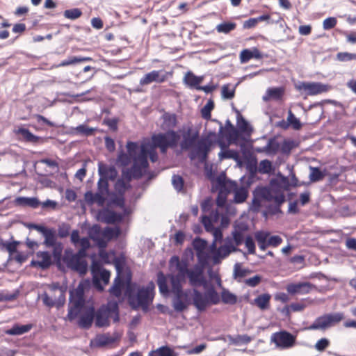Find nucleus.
Returning <instances> with one entry per match:
<instances>
[{"label": "nucleus", "instance_id": "1", "mask_svg": "<svg viewBox=\"0 0 356 356\" xmlns=\"http://www.w3.org/2000/svg\"><path fill=\"white\" fill-rule=\"evenodd\" d=\"M148 157L152 162L156 161V134H153L151 138H145L140 146V155L134 159L131 168L124 169L122 172V177L115 184V189L120 195L131 188L132 179H138L143 177L148 168Z\"/></svg>", "mask_w": 356, "mask_h": 356}, {"label": "nucleus", "instance_id": "2", "mask_svg": "<svg viewBox=\"0 0 356 356\" xmlns=\"http://www.w3.org/2000/svg\"><path fill=\"white\" fill-rule=\"evenodd\" d=\"M78 316V325L80 327L88 329L95 323V307L86 302L83 289L80 285L74 291L70 293L67 318L72 321Z\"/></svg>", "mask_w": 356, "mask_h": 356}, {"label": "nucleus", "instance_id": "3", "mask_svg": "<svg viewBox=\"0 0 356 356\" xmlns=\"http://www.w3.org/2000/svg\"><path fill=\"white\" fill-rule=\"evenodd\" d=\"M80 247L76 253H74L71 248L65 249L63 261L69 268L83 275L88 270V264L84 258L87 255V250L90 247V241L87 237L82 238L80 241Z\"/></svg>", "mask_w": 356, "mask_h": 356}, {"label": "nucleus", "instance_id": "4", "mask_svg": "<svg viewBox=\"0 0 356 356\" xmlns=\"http://www.w3.org/2000/svg\"><path fill=\"white\" fill-rule=\"evenodd\" d=\"M154 285L152 282L147 286L138 287L136 293L129 292L128 296L129 303L133 309L141 308L147 312L150 303L154 297Z\"/></svg>", "mask_w": 356, "mask_h": 356}, {"label": "nucleus", "instance_id": "5", "mask_svg": "<svg viewBox=\"0 0 356 356\" xmlns=\"http://www.w3.org/2000/svg\"><path fill=\"white\" fill-rule=\"evenodd\" d=\"M44 305L49 308L62 307L65 303V290L58 282L47 285V290L40 296Z\"/></svg>", "mask_w": 356, "mask_h": 356}, {"label": "nucleus", "instance_id": "6", "mask_svg": "<svg viewBox=\"0 0 356 356\" xmlns=\"http://www.w3.org/2000/svg\"><path fill=\"white\" fill-rule=\"evenodd\" d=\"M114 322L119 320V307L116 301H109L106 305L101 306L95 312V325L98 327H107L110 321Z\"/></svg>", "mask_w": 356, "mask_h": 356}, {"label": "nucleus", "instance_id": "7", "mask_svg": "<svg viewBox=\"0 0 356 356\" xmlns=\"http://www.w3.org/2000/svg\"><path fill=\"white\" fill-rule=\"evenodd\" d=\"M204 293L196 289L193 290V302L199 312H203L211 304L217 305L220 302V296L214 286L210 284Z\"/></svg>", "mask_w": 356, "mask_h": 356}, {"label": "nucleus", "instance_id": "8", "mask_svg": "<svg viewBox=\"0 0 356 356\" xmlns=\"http://www.w3.org/2000/svg\"><path fill=\"white\" fill-rule=\"evenodd\" d=\"M344 318L342 312H332L323 314L317 318L307 327L309 330L325 331L327 329L337 325Z\"/></svg>", "mask_w": 356, "mask_h": 356}, {"label": "nucleus", "instance_id": "9", "mask_svg": "<svg viewBox=\"0 0 356 356\" xmlns=\"http://www.w3.org/2000/svg\"><path fill=\"white\" fill-rule=\"evenodd\" d=\"M91 273L94 286L99 291L104 290V285L109 282L111 273L102 268L99 263L94 261L91 266Z\"/></svg>", "mask_w": 356, "mask_h": 356}, {"label": "nucleus", "instance_id": "10", "mask_svg": "<svg viewBox=\"0 0 356 356\" xmlns=\"http://www.w3.org/2000/svg\"><path fill=\"white\" fill-rule=\"evenodd\" d=\"M117 268V276L115 278L113 286L109 289L110 293L117 298L122 295L123 289L126 285L129 286L131 281V275L129 271H124L118 265Z\"/></svg>", "mask_w": 356, "mask_h": 356}, {"label": "nucleus", "instance_id": "11", "mask_svg": "<svg viewBox=\"0 0 356 356\" xmlns=\"http://www.w3.org/2000/svg\"><path fill=\"white\" fill-rule=\"evenodd\" d=\"M330 88L329 85L321 82L300 81L296 85V90L305 96H313L326 92Z\"/></svg>", "mask_w": 356, "mask_h": 356}, {"label": "nucleus", "instance_id": "12", "mask_svg": "<svg viewBox=\"0 0 356 356\" xmlns=\"http://www.w3.org/2000/svg\"><path fill=\"white\" fill-rule=\"evenodd\" d=\"M179 139V135L175 131L157 134V148L160 149L161 153L165 154L168 148L176 147Z\"/></svg>", "mask_w": 356, "mask_h": 356}, {"label": "nucleus", "instance_id": "13", "mask_svg": "<svg viewBox=\"0 0 356 356\" xmlns=\"http://www.w3.org/2000/svg\"><path fill=\"white\" fill-rule=\"evenodd\" d=\"M211 136L216 137V132L210 131L207 138H202L198 141L194 152H192L190 156L191 159L197 156L201 162H204L207 160L210 147L212 144V141L210 139Z\"/></svg>", "mask_w": 356, "mask_h": 356}, {"label": "nucleus", "instance_id": "14", "mask_svg": "<svg viewBox=\"0 0 356 356\" xmlns=\"http://www.w3.org/2000/svg\"><path fill=\"white\" fill-rule=\"evenodd\" d=\"M170 268H175L177 270V274L172 275L174 277L186 281L191 269L188 268V261L186 259H180L177 255L172 256L169 261Z\"/></svg>", "mask_w": 356, "mask_h": 356}, {"label": "nucleus", "instance_id": "15", "mask_svg": "<svg viewBox=\"0 0 356 356\" xmlns=\"http://www.w3.org/2000/svg\"><path fill=\"white\" fill-rule=\"evenodd\" d=\"M118 231L115 232L111 227H106L103 231L99 227H95L91 238L100 248H104L108 241L114 236H118Z\"/></svg>", "mask_w": 356, "mask_h": 356}, {"label": "nucleus", "instance_id": "16", "mask_svg": "<svg viewBox=\"0 0 356 356\" xmlns=\"http://www.w3.org/2000/svg\"><path fill=\"white\" fill-rule=\"evenodd\" d=\"M188 278L191 286L193 287L202 286L204 289H207L211 284L204 276L203 268L198 264L190 270Z\"/></svg>", "mask_w": 356, "mask_h": 356}, {"label": "nucleus", "instance_id": "17", "mask_svg": "<svg viewBox=\"0 0 356 356\" xmlns=\"http://www.w3.org/2000/svg\"><path fill=\"white\" fill-rule=\"evenodd\" d=\"M207 336V339L209 340H222L227 343L229 346H242L247 345L252 340V337L249 335H218L216 337H212L211 335Z\"/></svg>", "mask_w": 356, "mask_h": 356}, {"label": "nucleus", "instance_id": "18", "mask_svg": "<svg viewBox=\"0 0 356 356\" xmlns=\"http://www.w3.org/2000/svg\"><path fill=\"white\" fill-rule=\"evenodd\" d=\"M213 121L219 124V137L222 138L225 137L229 143L238 144V140L239 139L243 140V143H244L248 141V138L241 136L240 131L235 127L224 131V127L221 122L218 120H213Z\"/></svg>", "mask_w": 356, "mask_h": 356}, {"label": "nucleus", "instance_id": "19", "mask_svg": "<svg viewBox=\"0 0 356 356\" xmlns=\"http://www.w3.org/2000/svg\"><path fill=\"white\" fill-rule=\"evenodd\" d=\"M241 150L243 157L247 160L246 168L252 176H254L257 171V162L255 157L252 156V154L245 143L239 144Z\"/></svg>", "mask_w": 356, "mask_h": 356}, {"label": "nucleus", "instance_id": "20", "mask_svg": "<svg viewBox=\"0 0 356 356\" xmlns=\"http://www.w3.org/2000/svg\"><path fill=\"white\" fill-rule=\"evenodd\" d=\"M315 286L308 282L291 283L287 285V292L291 295H305L309 293Z\"/></svg>", "mask_w": 356, "mask_h": 356}, {"label": "nucleus", "instance_id": "21", "mask_svg": "<svg viewBox=\"0 0 356 356\" xmlns=\"http://www.w3.org/2000/svg\"><path fill=\"white\" fill-rule=\"evenodd\" d=\"M297 335H271L270 341L281 349L293 347L296 343Z\"/></svg>", "mask_w": 356, "mask_h": 356}, {"label": "nucleus", "instance_id": "22", "mask_svg": "<svg viewBox=\"0 0 356 356\" xmlns=\"http://www.w3.org/2000/svg\"><path fill=\"white\" fill-rule=\"evenodd\" d=\"M280 148V144L275 138H270L267 144L264 147H256L254 151L257 153H266L267 155H275Z\"/></svg>", "mask_w": 356, "mask_h": 356}, {"label": "nucleus", "instance_id": "23", "mask_svg": "<svg viewBox=\"0 0 356 356\" xmlns=\"http://www.w3.org/2000/svg\"><path fill=\"white\" fill-rule=\"evenodd\" d=\"M35 258V260L31 261L32 265L34 266L40 267L42 269H47L52 264L51 256L47 251L38 252Z\"/></svg>", "mask_w": 356, "mask_h": 356}, {"label": "nucleus", "instance_id": "24", "mask_svg": "<svg viewBox=\"0 0 356 356\" xmlns=\"http://www.w3.org/2000/svg\"><path fill=\"white\" fill-rule=\"evenodd\" d=\"M237 248L233 245H220L212 255L213 264H218L221 260L227 257L232 252L236 251Z\"/></svg>", "mask_w": 356, "mask_h": 356}, {"label": "nucleus", "instance_id": "25", "mask_svg": "<svg viewBox=\"0 0 356 356\" xmlns=\"http://www.w3.org/2000/svg\"><path fill=\"white\" fill-rule=\"evenodd\" d=\"M218 143L222 149V150L218 154L220 160L232 159L236 161L238 165H241L242 164L239 154L236 150L225 149V143L220 140H218Z\"/></svg>", "mask_w": 356, "mask_h": 356}, {"label": "nucleus", "instance_id": "26", "mask_svg": "<svg viewBox=\"0 0 356 356\" xmlns=\"http://www.w3.org/2000/svg\"><path fill=\"white\" fill-rule=\"evenodd\" d=\"M236 125L238 130L240 131L241 136H245L246 138H250L253 131L252 127L249 122L242 116L239 111H236Z\"/></svg>", "mask_w": 356, "mask_h": 356}, {"label": "nucleus", "instance_id": "27", "mask_svg": "<svg viewBox=\"0 0 356 356\" xmlns=\"http://www.w3.org/2000/svg\"><path fill=\"white\" fill-rule=\"evenodd\" d=\"M172 293L174 294L173 306L177 312L184 311L187 307L188 299V293L183 290L180 291V293Z\"/></svg>", "mask_w": 356, "mask_h": 356}, {"label": "nucleus", "instance_id": "28", "mask_svg": "<svg viewBox=\"0 0 356 356\" xmlns=\"http://www.w3.org/2000/svg\"><path fill=\"white\" fill-rule=\"evenodd\" d=\"M161 128L165 131H174L177 125V116L174 113H164L161 117Z\"/></svg>", "mask_w": 356, "mask_h": 356}, {"label": "nucleus", "instance_id": "29", "mask_svg": "<svg viewBox=\"0 0 356 356\" xmlns=\"http://www.w3.org/2000/svg\"><path fill=\"white\" fill-rule=\"evenodd\" d=\"M252 58H256L257 60L263 58V55L257 47L245 49L241 51L240 61L241 63H245Z\"/></svg>", "mask_w": 356, "mask_h": 356}, {"label": "nucleus", "instance_id": "30", "mask_svg": "<svg viewBox=\"0 0 356 356\" xmlns=\"http://www.w3.org/2000/svg\"><path fill=\"white\" fill-rule=\"evenodd\" d=\"M117 340V338H111L108 335H96V337L91 339L90 346L91 348H104Z\"/></svg>", "mask_w": 356, "mask_h": 356}, {"label": "nucleus", "instance_id": "31", "mask_svg": "<svg viewBox=\"0 0 356 356\" xmlns=\"http://www.w3.org/2000/svg\"><path fill=\"white\" fill-rule=\"evenodd\" d=\"M106 196V194L99 191L95 193H93L92 191H87L84 195V198L88 204L97 203L99 206L102 207L105 203Z\"/></svg>", "mask_w": 356, "mask_h": 356}, {"label": "nucleus", "instance_id": "32", "mask_svg": "<svg viewBox=\"0 0 356 356\" xmlns=\"http://www.w3.org/2000/svg\"><path fill=\"white\" fill-rule=\"evenodd\" d=\"M199 138L198 131L191 134V129H188L187 132L183 136V140L181 142L180 146L182 149H188L193 147L196 140Z\"/></svg>", "mask_w": 356, "mask_h": 356}, {"label": "nucleus", "instance_id": "33", "mask_svg": "<svg viewBox=\"0 0 356 356\" xmlns=\"http://www.w3.org/2000/svg\"><path fill=\"white\" fill-rule=\"evenodd\" d=\"M284 95V89L281 87L269 88L267 89L266 94L263 96L262 99L268 102L270 99L279 100Z\"/></svg>", "mask_w": 356, "mask_h": 356}, {"label": "nucleus", "instance_id": "34", "mask_svg": "<svg viewBox=\"0 0 356 356\" xmlns=\"http://www.w3.org/2000/svg\"><path fill=\"white\" fill-rule=\"evenodd\" d=\"M99 172L101 176V177L114 180L117 175L118 172L115 167L113 166H108L106 165H101L99 167Z\"/></svg>", "mask_w": 356, "mask_h": 356}, {"label": "nucleus", "instance_id": "35", "mask_svg": "<svg viewBox=\"0 0 356 356\" xmlns=\"http://www.w3.org/2000/svg\"><path fill=\"white\" fill-rule=\"evenodd\" d=\"M261 196L268 200H274L276 205H279L281 208V205L285 202L286 198L284 193H281L278 195H276L275 196L272 195L270 193V191L266 188H264L261 191Z\"/></svg>", "mask_w": 356, "mask_h": 356}, {"label": "nucleus", "instance_id": "36", "mask_svg": "<svg viewBox=\"0 0 356 356\" xmlns=\"http://www.w3.org/2000/svg\"><path fill=\"white\" fill-rule=\"evenodd\" d=\"M203 76H197L192 72H188L184 76V82L191 88H194L197 90L200 83L203 81Z\"/></svg>", "mask_w": 356, "mask_h": 356}, {"label": "nucleus", "instance_id": "37", "mask_svg": "<svg viewBox=\"0 0 356 356\" xmlns=\"http://www.w3.org/2000/svg\"><path fill=\"white\" fill-rule=\"evenodd\" d=\"M15 203L20 206H27L32 208H37L40 205V202L35 197H19L16 198Z\"/></svg>", "mask_w": 356, "mask_h": 356}, {"label": "nucleus", "instance_id": "38", "mask_svg": "<svg viewBox=\"0 0 356 356\" xmlns=\"http://www.w3.org/2000/svg\"><path fill=\"white\" fill-rule=\"evenodd\" d=\"M33 327V325L32 323L26 325L15 324L12 328L7 330L5 334H24L29 332Z\"/></svg>", "mask_w": 356, "mask_h": 356}, {"label": "nucleus", "instance_id": "39", "mask_svg": "<svg viewBox=\"0 0 356 356\" xmlns=\"http://www.w3.org/2000/svg\"><path fill=\"white\" fill-rule=\"evenodd\" d=\"M236 184L234 182L229 181L227 183L224 178H222L219 176L217 178V186L216 187L218 189V191H222L225 195H228L232 191V186Z\"/></svg>", "mask_w": 356, "mask_h": 356}, {"label": "nucleus", "instance_id": "40", "mask_svg": "<svg viewBox=\"0 0 356 356\" xmlns=\"http://www.w3.org/2000/svg\"><path fill=\"white\" fill-rule=\"evenodd\" d=\"M269 234L263 231H259L255 234V238L258 243V245L261 250H265L268 245L267 238Z\"/></svg>", "mask_w": 356, "mask_h": 356}, {"label": "nucleus", "instance_id": "41", "mask_svg": "<svg viewBox=\"0 0 356 356\" xmlns=\"http://www.w3.org/2000/svg\"><path fill=\"white\" fill-rule=\"evenodd\" d=\"M99 216L106 223H114L120 219L116 213L110 210H104L99 213Z\"/></svg>", "mask_w": 356, "mask_h": 356}, {"label": "nucleus", "instance_id": "42", "mask_svg": "<svg viewBox=\"0 0 356 356\" xmlns=\"http://www.w3.org/2000/svg\"><path fill=\"white\" fill-rule=\"evenodd\" d=\"M248 195V191L246 187L241 186L234 191V202L240 204L245 201Z\"/></svg>", "mask_w": 356, "mask_h": 356}, {"label": "nucleus", "instance_id": "43", "mask_svg": "<svg viewBox=\"0 0 356 356\" xmlns=\"http://www.w3.org/2000/svg\"><path fill=\"white\" fill-rule=\"evenodd\" d=\"M157 356H179L176 348L165 345L157 348Z\"/></svg>", "mask_w": 356, "mask_h": 356}, {"label": "nucleus", "instance_id": "44", "mask_svg": "<svg viewBox=\"0 0 356 356\" xmlns=\"http://www.w3.org/2000/svg\"><path fill=\"white\" fill-rule=\"evenodd\" d=\"M18 134H21L26 142L36 143L39 140V137L35 136L29 129L25 128H19L17 131Z\"/></svg>", "mask_w": 356, "mask_h": 356}, {"label": "nucleus", "instance_id": "45", "mask_svg": "<svg viewBox=\"0 0 356 356\" xmlns=\"http://www.w3.org/2000/svg\"><path fill=\"white\" fill-rule=\"evenodd\" d=\"M221 298L225 304L234 305L237 302L236 296L225 289L221 292Z\"/></svg>", "mask_w": 356, "mask_h": 356}, {"label": "nucleus", "instance_id": "46", "mask_svg": "<svg viewBox=\"0 0 356 356\" xmlns=\"http://www.w3.org/2000/svg\"><path fill=\"white\" fill-rule=\"evenodd\" d=\"M46 233H44V244L48 247L50 248L53 245H55L58 242H56V237L55 234V232L53 229H49V231H45Z\"/></svg>", "mask_w": 356, "mask_h": 356}, {"label": "nucleus", "instance_id": "47", "mask_svg": "<svg viewBox=\"0 0 356 356\" xmlns=\"http://www.w3.org/2000/svg\"><path fill=\"white\" fill-rule=\"evenodd\" d=\"M270 299V296L268 293H264L258 296L254 301L259 308L264 309L268 307Z\"/></svg>", "mask_w": 356, "mask_h": 356}, {"label": "nucleus", "instance_id": "48", "mask_svg": "<svg viewBox=\"0 0 356 356\" xmlns=\"http://www.w3.org/2000/svg\"><path fill=\"white\" fill-rule=\"evenodd\" d=\"M309 179L312 182L319 181L325 177V173L319 168L310 166Z\"/></svg>", "mask_w": 356, "mask_h": 356}, {"label": "nucleus", "instance_id": "49", "mask_svg": "<svg viewBox=\"0 0 356 356\" xmlns=\"http://www.w3.org/2000/svg\"><path fill=\"white\" fill-rule=\"evenodd\" d=\"M170 284H171V292L172 293H180V291L183 290L182 283L185 282L179 278L175 277L173 275H171L170 277Z\"/></svg>", "mask_w": 356, "mask_h": 356}, {"label": "nucleus", "instance_id": "50", "mask_svg": "<svg viewBox=\"0 0 356 356\" xmlns=\"http://www.w3.org/2000/svg\"><path fill=\"white\" fill-rule=\"evenodd\" d=\"M236 26V24L234 22H223L217 25L216 29L218 33L227 34L235 29Z\"/></svg>", "mask_w": 356, "mask_h": 356}, {"label": "nucleus", "instance_id": "51", "mask_svg": "<svg viewBox=\"0 0 356 356\" xmlns=\"http://www.w3.org/2000/svg\"><path fill=\"white\" fill-rule=\"evenodd\" d=\"M205 343H200L195 347H190L189 346H179L185 350V353L188 355L199 354L206 348Z\"/></svg>", "mask_w": 356, "mask_h": 356}, {"label": "nucleus", "instance_id": "52", "mask_svg": "<svg viewBox=\"0 0 356 356\" xmlns=\"http://www.w3.org/2000/svg\"><path fill=\"white\" fill-rule=\"evenodd\" d=\"M89 60H91V58L89 57L72 56V57L69 58L67 60H63L59 65L60 66H67V65L76 64L78 63L89 61Z\"/></svg>", "mask_w": 356, "mask_h": 356}, {"label": "nucleus", "instance_id": "53", "mask_svg": "<svg viewBox=\"0 0 356 356\" xmlns=\"http://www.w3.org/2000/svg\"><path fill=\"white\" fill-rule=\"evenodd\" d=\"M214 108V102L212 99H209L207 103L201 109V114L204 119L210 120L211 118V112Z\"/></svg>", "mask_w": 356, "mask_h": 356}, {"label": "nucleus", "instance_id": "54", "mask_svg": "<svg viewBox=\"0 0 356 356\" xmlns=\"http://www.w3.org/2000/svg\"><path fill=\"white\" fill-rule=\"evenodd\" d=\"M63 15L65 18L74 20L79 18L82 15V11L79 8H72L65 10L63 13Z\"/></svg>", "mask_w": 356, "mask_h": 356}, {"label": "nucleus", "instance_id": "55", "mask_svg": "<svg viewBox=\"0 0 356 356\" xmlns=\"http://www.w3.org/2000/svg\"><path fill=\"white\" fill-rule=\"evenodd\" d=\"M271 161L268 159L262 160L259 163V172L262 174H268L273 170Z\"/></svg>", "mask_w": 356, "mask_h": 356}, {"label": "nucleus", "instance_id": "56", "mask_svg": "<svg viewBox=\"0 0 356 356\" xmlns=\"http://www.w3.org/2000/svg\"><path fill=\"white\" fill-rule=\"evenodd\" d=\"M172 184L174 188L177 192H180L183 189L184 181L180 175H174L172 177Z\"/></svg>", "mask_w": 356, "mask_h": 356}, {"label": "nucleus", "instance_id": "57", "mask_svg": "<svg viewBox=\"0 0 356 356\" xmlns=\"http://www.w3.org/2000/svg\"><path fill=\"white\" fill-rule=\"evenodd\" d=\"M287 121L295 130H299L302 127V124L298 118H297L294 114L289 111Z\"/></svg>", "mask_w": 356, "mask_h": 356}, {"label": "nucleus", "instance_id": "58", "mask_svg": "<svg viewBox=\"0 0 356 356\" xmlns=\"http://www.w3.org/2000/svg\"><path fill=\"white\" fill-rule=\"evenodd\" d=\"M207 245V242L206 240L202 239L198 237L195 238L193 241V248L195 249L196 252L205 250Z\"/></svg>", "mask_w": 356, "mask_h": 356}, {"label": "nucleus", "instance_id": "59", "mask_svg": "<svg viewBox=\"0 0 356 356\" xmlns=\"http://www.w3.org/2000/svg\"><path fill=\"white\" fill-rule=\"evenodd\" d=\"M337 58L341 62H348L356 60V54L349 52H339L337 54Z\"/></svg>", "mask_w": 356, "mask_h": 356}, {"label": "nucleus", "instance_id": "60", "mask_svg": "<svg viewBox=\"0 0 356 356\" xmlns=\"http://www.w3.org/2000/svg\"><path fill=\"white\" fill-rule=\"evenodd\" d=\"M235 88H230L229 84L224 85L222 87V97L223 99H231L234 97Z\"/></svg>", "mask_w": 356, "mask_h": 356}, {"label": "nucleus", "instance_id": "61", "mask_svg": "<svg viewBox=\"0 0 356 356\" xmlns=\"http://www.w3.org/2000/svg\"><path fill=\"white\" fill-rule=\"evenodd\" d=\"M75 130L77 133L88 136L94 134L95 129L93 128H90L87 125L81 124L75 128Z\"/></svg>", "mask_w": 356, "mask_h": 356}, {"label": "nucleus", "instance_id": "62", "mask_svg": "<svg viewBox=\"0 0 356 356\" xmlns=\"http://www.w3.org/2000/svg\"><path fill=\"white\" fill-rule=\"evenodd\" d=\"M53 248V257L56 261H60L62 257V252L63 246L60 242H58L55 245L51 246Z\"/></svg>", "mask_w": 356, "mask_h": 356}, {"label": "nucleus", "instance_id": "63", "mask_svg": "<svg viewBox=\"0 0 356 356\" xmlns=\"http://www.w3.org/2000/svg\"><path fill=\"white\" fill-rule=\"evenodd\" d=\"M196 256L198 260L199 266L203 268L206 265H207L209 256L205 250L196 252Z\"/></svg>", "mask_w": 356, "mask_h": 356}, {"label": "nucleus", "instance_id": "64", "mask_svg": "<svg viewBox=\"0 0 356 356\" xmlns=\"http://www.w3.org/2000/svg\"><path fill=\"white\" fill-rule=\"evenodd\" d=\"M98 191L101 193L106 194V195L108 194V182L106 179L100 177L97 183Z\"/></svg>", "mask_w": 356, "mask_h": 356}]
</instances>
